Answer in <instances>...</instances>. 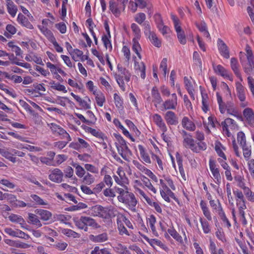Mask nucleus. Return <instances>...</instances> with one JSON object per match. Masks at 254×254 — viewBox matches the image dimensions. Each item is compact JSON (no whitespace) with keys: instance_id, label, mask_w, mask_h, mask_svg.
<instances>
[{"instance_id":"obj_14","label":"nucleus","mask_w":254,"mask_h":254,"mask_svg":"<svg viewBox=\"0 0 254 254\" xmlns=\"http://www.w3.org/2000/svg\"><path fill=\"white\" fill-rule=\"evenodd\" d=\"M218 46L221 55L226 59L229 58L230 55L228 48L226 44L220 39L218 40Z\"/></svg>"},{"instance_id":"obj_30","label":"nucleus","mask_w":254,"mask_h":254,"mask_svg":"<svg viewBox=\"0 0 254 254\" xmlns=\"http://www.w3.org/2000/svg\"><path fill=\"white\" fill-rule=\"evenodd\" d=\"M184 83L185 84L186 88L190 95L191 98L194 100V95L193 94V88L190 80L187 77H184Z\"/></svg>"},{"instance_id":"obj_57","label":"nucleus","mask_w":254,"mask_h":254,"mask_svg":"<svg viewBox=\"0 0 254 254\" xmlns=\"http://www.w3.org/2000/svg\"><path fill=\"white\" fill-rule=\"evenodd\" d=\"M134 19L137 23L141 25L146 19V15L144 13H138L135 15Z\"/></svg>"},{"instance_id":"obj_28","label":"nucleus","mask_w":254,"mask_h":254,"mask_svg":"<svg viewBox=\"0 0 254 254\" xmlns=\"http://www.w3.org/2000/svg\"><path fill=\"white\" fill-rule=\"evenodd\" d=\"M6 6L7 11L9 14L12 16L14 17L16 15V14L17 11V7L14 4L13 2L11 0L9 1H7L6 2Z\"/></svg>"},{"instance_id":"obj_42","label":"nucleus","mask_w":254,"mask_h":254,"mask_svg":"<svg viewBox=\"0 0 254 254\" xmlns=\"http://www.w3.org/2000/svg\"><path fill=\"white\" fill-rule=\"evenodd\" d=\"M202 96V109L206 113L209 110L208 103V96L207 94L201 92Z\"/></svg>"},{"instance_id":"obj_37","label":"nucleus","mask_w":254,"mask_h":254,"mask_svg":"<svg viewBox=\"0 0 254 254\" xmlns=\"http://www.w3.org/2000/svg\"><path fill=\"white\" fill-rule=\"evenodd\" d=\"M168 232L177 241L181 244L183 243L182 237L174 228L169 229Z\"/></svg>"},{"instance_id":"obj_50","label":"nucleus","mask_w":254,"mask_h":254,"mask_svg":"<svg viewBox=\"0 0 254 254\" xmlns=\"http://www.w3.org/2000/svg\"><path fill=\"white\" fill-rule=\"evenodd\" d=\"M3 74L4 75L5 78L13 80L15 83H20L22 81V78L20 76L16 75H10L6 72H3Z\"/></svg>"},{"instance_id":"obj_24","label":"nucleus","mask_w":254,"mask_h":254,"mask_svg":"<svg viewBox=\"0 0 254 254\" xmlns=\"http://www.w3.org/2000/svg\"><path fill=\"white\" fill-rule=\"evenodd\" d=\"M17 21L23 26L27 27L29 29H33V26L29 21L28 19L22 14L19 13L17 17Z\"/></svg>"},{"instance_id":"obj_32","label":"nucleus","mask_w":254,"mask_h":254,"mask_svg":"<svg viewBox=\"0 0 254 254\" xmlns=\"http://www.w3.org/2000/svg\"><path fill=\"white\" fill-rule=\"evenodd\" d=\"M147 221L149 223L153 234L155 236H157L158 233L155 227V224L156 222L155 217L153 215H150L147 219Z\"/></svg>"},{"instance_id":"obj_45","label":"nucleus","mask_w":254,"mask_h":254,"mask_svg":"<svg viewBox=\"0 0 254 254\" xmlns=\"http://www.w3.org/2000/svg\"><path fill=\"white\" fill-rule=\"evenodd\" d=\"M135 65L136 67V69H138L140 71L141 77L142 79H144L145 78V66L144 64L141 62L140 64H139L138 63L135 62Z\"/></svg>"},{"instance_id":"obj_20","label":"nucleus","mask_w":254,"mask_h":254,"mask_svg":"<svg viewBox=\"0 0 254 254\" xmlns=\"http://www.w3.org/2000/svg\"><path fill=\"white\" fill-rule=\"evenodd\" d=\"M182 127L189 131H194L196 127L193 122L187 117H184L182 120Z\"/></svg>"},{"instance_id":"obj_58","label":"nucleus","mask_w":254,"mask_h":254,"mask_svg":"<svg viewBox=\"0 0 254 254\" xmlns=\"http://www.w3.org/2000/svg\"><path fill=\"white\" fill-rule=\"evenodd\" d=\"M31 197L33 199L37 205H44L48 204L47 202H45L41 197L36 194H31Z\"/></svg>"},{"instance_id":"obj_64","label":"nucleus","mask_w":254,"mask_h":254,"mask_svg":"<svg viewBox=\"0 0 254 254\" xmlns=\"http://www.w3.org/2000/svg\"><path fill=\"white\" fill-rule=\"evenodd\" d=\"M248 164L250 174L254 179V159H252L249 160Z\"/></svg>"},{"instance_id":"obj_26","label":"nucleus","mask_w":254,"mask_h":254,"mask_svg":"<svg viewBox=\"0 0 254 254\" xmlns=\"http://www.w3.org/2000/svg\"><path fill=\"white\" fill-rule=\"evenodd\" d=\"M151 95L153 98V101L155 103L156 106H157V104H160L162 102V99L156 87H153L151 90Z\"/></svg>"},{"instance_id":"obj_18","label":"nucleus","mask_w":254,"mask_h":254,"mask_svg":"<svg viewBox=\"0 0 254 254\" xmlns=\"http://www.w3.org/2000/svg\"><path fill=\"white\" fill-rule=\"evenodd\" d=\"M109 9L112 13L116 16H119L122 11L124 9L121 8V6L116 3L114 0H111L109 1Z\"/></svg>"},{"instance_id":"obj_29","label":"nucleus","mask_w":254,"mask_h":254,"mask_svg":"<svg viewBox=\"0 0 254 254\" xmlns=\"http://www.w3.org/2000/svg\"><path fill=\"white\" fill-rule=\"evenodd\" d=\"M84 128L86 132L90 133L93 135L99 137L103 140H104V134L99 130H96L87 126H85Z\"/></svg>"},{"instance_id":"obj_19","label":"nucleus","mask_w":254,"mask_h":254,"mask_svg":"<svg viewBox=\"0 0 254 254\" xmlns=\"http://www.w3.org/2000/svg\"><path fill=\"white\" fill-rule=\"evenodd\" d=\"M89 239L94 243H103L108 240V236L106 233H103L98 235H90Z\"/></svg>"},{"instance_id":"obj_51","label":"nucleus","mask_w":254,"mask_h":254,"mask_svg":"<svg viewBox=\"0 0 254 254\" xmlns=\"http://www.w3.org/2000/svg\"><path fill=\"white\" fill-rule=\"evenodd\" d=\"M142 181L143 182V184L145 185V186L150 190L153 191L154 193H156L157 192L155 188L153 186V185L151 184L150 180L146 177L143 176V178L142 179Z\"/></svg>"},{"instance_id":"obj_62","label":"nucleus","mask_w":254,"mask_h":254,"mask_svg":"<svg viewBox=\"0 0 254 254\" xmlns=\"http://www.w3.org/2000/svg\"><path fill=\"white\" fill-rule=\"evenodd\" d=\"M143 25L144 27V32L146 35L148 36L149 37L152 35V33H154L151 31V26L148 22H144Z\"/></svg>"},{"instance_id":"obj_9","label":"nucleus","mask_w":254,"mask_h":254,"mask_svg":"<svg viewBox=\"0 0 254 254\" xmlns=\"http://www.w3.org/2000/svg\"><path fill=\"white\" fill-rule=\"evenodd\" d=\"M172 98L166 100L163 104L165 110H175L178 105V98L177 95L173 93L171 95Z\"/></svg>"},{"instance_id":"obj_27","label":"nucleus","mask_w":254,"mask_h":254,"mask_svg":"<svg viewBox=\"0 0 254 254\" xmlns=\"http://www.w3.org/2000/svg\"><path fill=\"white\" fill-rule=\"evenodd\" d=\"M38 28L40 29L41 32L51 42L54 40L55 38L54 37L52 31L48 29L47 27L44 26H38Z\"/></svg>"},{"instance_id":"obj_13","label":"nucleus","mask_w":254,"mask_h":254,"mask_svg":"<svg viewBox=\"0 0 254 254\" xmlns=\"http://www.w3.org/2000/svg\"><path fill=\"white\" fill-rule=\"evenodd\" d=\"M209 167L212 175L216 180V183L219 184L221 182V176L219 169L216 167V165L214 161L210 159L209 161Z\"/></svg>"},{"instance_id":"obj_48","label":"nucleus","mask_w":254,"mask_h":254,"mask_svg":"<svg viewBox=\"0 0 254 254\" xmlns=\"http://www.w3.org/2000/svg\"><path fill=\"white\" fill-rule=\"evenodd\" d=\"M8 218L9 220L11 221V222L18 223H19L20 224H22L24 222V220L21 216H18L14 214H11L10 215H9Z\"/></svg>"},{"instance_id":"obj_55","label":"nucleus","mask_w":254,"mask_h":254,"mask_svg":"<svg viewBox=\"0 0 254 254\" xmlns=\"http://www.w3.org/2000/svg\"><path fill=\"white\" fill-rule=\"evenodd\" d=\"M75 100L78 102L79 105L83 107L84 109H89L91 107L90 105L84 99H82L79 96L75 97Z\"/></svg>"},{"instance_id":"obj_46","label":"nucleus","mask_w":254,"mask_h":254,"mask_svg":"<svg viewBox=\"0 0 254 254\" xmlns=\"http://www.w3.org/2000/svg\"><path fill=\"white\" fill-rule=\"evenodd\" d=\"M70 54L72 57V59L75 62L79 61L80 57L82 55V51L77 49H73V51L70 52Z\"/></svg>"},{"instance_id":"obj_31","label":"nucleus","mask_w":254,"mask_h":254,"mask_svg":"<svg viewBox=\"0 0 254 254\" xmlns=\"http://www.w3.org/2000/svg\"><path fill=\"white\" fill-rule=\"evenodd\" d=\"M114 250L118 254H131L127 247L120 243L117 244Z\"/></svg>"},{"instance_id":"obj_56","label":"nucleus","mask_w":254,"mask_h":254,"mask_svg":"<svg viewBox=\"0 0 254 254\" xmlns=\"http://www.w3.org/2000/svg\"><path fill=\"white\" fill-rule=\"evenodd\" d=\"M6 29L8 32H5L4 35L7 38H10L11 37L9 33L13 35L16 32V29L15 28V27L11 24L7 25L6 26Z\"/></svg>"},{"instance_id":"obj_60","label":"nucleus","mask_w":254,"mask_h":254,"mask_svg":"<svg viewBox=\"0 0 254 254\" xmlns=\"http://www.w3.org/2000/svg\"><path fill=\"white\" fill-rule=\"evenodd\" d=\"M157 28H160L161 25L164 24L162 17L160 13H157L154 14L153 17Z\"/></svg>"},{"instance_id":"obj_4","label":"nucleus","mask_w":254,"mask_h":254,"mask_svg":"<svg viewBox=\"0 0 254 254\" xmlns=\"http://www.w3.org/2000/svg\"><path fill=\"white\" fill-rule=\"evenodd\" d=\"M118 140V143H116V147L118 153L123 159L127 160V156L131 154V151L127 146L126 141L121 136H119Z\"/></svg>"},{"instance_id":"obj_44","label":"nucleus","mask_w":254,"mask_h":254,"mask_svg":"<svg viewBox=\"0 0 254 254\" xmlns=\"http://www.w3.org/2000/svg\"><path fill=\"white\" fill-rule=\"evenodd\" d=\"M62 233L68 237H72L74 238H79L80 235L79 234L74 232V231L69 229H64L62 230Z\"/></svg>"},{"instance_id":"obj_39","label":"nucleus","mask_w":254,"mask_h":254,"mask_svg":"<svg viewBox=\"0 0 254 254\" xmlns=\"http://www.w3.org/2000/svg\"><path fill=\"white\" fill-rule=\"evenodd\" d=\"M95 177L89 173H87L83 177L82 182L87 185H90L95 182Z\"/></svg>"},{"instance_id":"obj_15","label":"nucleus","mask_w":254,"mask_h":254,"mask_svg":"<svg viewBox=\"0 0 254 254\" xmlns=\"http://www.w3.org/2000/svg\"><path fill=\"white\" fill-rule=\"evenodd\" d=\"M35 213L39 216L40 219L42 221H48L52 216V214L50 211L42 209H36Z\"/></svg>"},{"instance_id":"obj_47","label":"nucleus","mask_w":254,"mask_h":254,"mask_svg":"<svg viewBox=\"0 0 254 254\" xmlns=\"http://www.w3.org/2000/svg\"><path fill=\"white\" fill-rule=\"evenodd\" d=\"M200 222L201 223L203 232L205 234L209 233L211 231V228L208 221L200 218Z\"/></svg>"},{"instance_id":"obj_25","label":"nucleus","mask_w":254,"mask_h":254,"mask_svg":"<svg viewBox=\"0 0 254 254\" xmlns=\"http://www.w3.org/2000/svg\"><path fill=\"white\" fill-rule=\"evenodd\" d=\"M176 31L180 43L182 45L186 44L187 40L184 31L182 29L181 26L176 25Z\"/></svg>"},{"instance_id":"obj_6","label":"nucleus","mask_w":254,"mask_h":254,"mask_svg":"<svg viewBox=\"0 0 254 254\" xmlns=\"http://www.w3.org/2000/svg\"><path fill=\"white\" fill-rule=\"evenodd\" d=\"M236 86L237 96L242 102L241 106L242 107H245L247 105V104L244 102L246 99V88L238 82L236 83Z\"/></svg>"},{"instance_id":"obj_61","label":"nucleus","mask_w":254,"mask_h":254,"mask_svg":"<svg viewBox=\"0 0 254 254\" xmlns=\"http://www.w3.org/2000/svg\"><path fill=\"white\" fill-rule=\"evenodd\" d=\"M111 37H109V36L106 35H104L102 37V40L104 43V46L106 49L108 48H110V49H112L111 41L109 39Z\"/></svg>"},{"instance_id":"obj_34","label":"nucleus","mask_w":254,"mask_h":254,"mask_svg":"<svg viewBox=\"0 0 254 254\" xmlns=\"http://www.w3.org/2000/svg\"><path fill=\"white\" fill-rule=\"evenodd\" d=\"M138 149L143 160L146 163H150L151 160L150 157L148 154L145 152L143 147L141 145H139Z\"/></svg>"},{"instance_id":"obj_16","label":"nucleus","mask_w":254,"mask_h":254,"mask_svg":"<svg viewBox=\"0 0 254 254\" xmlns=\"http://www.w3.org/2000/svg\"><path fill=\"white\" fill-rule=\"evenodd\" d=\"M184 146L187 148H189L193 151L198 152V148L194 143V140L192 138L190 135L189 137H186L183 140Z\"/></svg>"},{"instance_id":"obj_22","label":"nucleus","mask_w":254,"mask_h":254,"mask_svg":"<svg viewBox=\"0 0 254 254\" xmlns=\"http://www.w3.org/2000/svg\"><path fill=\"white\" fill-rule=\"evenodd\" d=\"M231 67L232 70L234 71L235 75L240 79L241 80H242V78L241 77V73L239 69V64L238 60L235 58H232L231 59Z\"/></svg>"},{"instance_id":"obj_43","label":"nucleus","mask_w":254,"mask_h":254,"mask_svg":"<svg viewBox=\"0 0 254 254\" xmlns=\"http://www.w3.org/2000/svg\"><path fill=\"white\" fill-rule=\"evenodd\" d=\"M149 38L152 44L156 47L159 48L161 46V41L157 37L156 34L154 33L149 37Z\"/></svg>"},{"instance_id":"obj_1","label":"nucleus","mask_w":254,"mask_h":254,"mask_svg":"<svg viewBox=\"0 0 254 254\" xmlns=\"http://www.w3.org/2000/svg\"><path fill=\"white\" fill-rule=\"evenodd\" d=\"M116 191L120 194L118 196L119 201L128 205L131 210H135L134 207L137 204V201L134 194L128 191L127 187H125V189L116 188Z\"/></svg>"},{"instance_id":"obj_3","label":"nucleus","mask_w":254,"mask_h":254,"mask_svg":"<svg viewBox=\"0 0 254 254\" xmlns=\"http://www.w3.org/2000/svg\"><path fill=\"white\" fill-rule=\"evenodd\" d=\"M118 72L115 74V77L119 86L123 91H125L124 80L126 82L130 80L131 74L129 71L122 65L118 64L117 66Z\"/></svg>"},{"instance_id":"obj_49","label":"nucleus","mask_w":254,"mask_h":254,"mask_svg":"<svg viewBox=\"0 0 254 254\" xmlns=\"http://www.w3.org/2000/svg\"><path fill=\"white\" fill-rule=\"evenodd\" d=\"M124 220L126 219L125 216L123 214L119 213L117 215V223L118 224V228L119 231L125 227L123 224Z\"/></svg>"},{"instance_id":"obj_53","label":"nucleus","mask_w":254,"mask_h":254,"mask_svg":"<svg viewBox=\"0 0 254 254\" xmlns=\"http://www.w3.org/2000/svg\"><path fill=\"white\" fill-rule=\"evenodd\" d=\"M240 62L241 64L244 68L245 72L247 74H251L253 71V69L254 68V65H250L249 64H244V61L242 60V58H240Z\"/></svg>"},{"instance_id":"obj_33","label":"nucleus","mask_w":254,"mask_h":254,"mask_svg":"<svg viewBox=\"0 0 254 254\" xmlns=\"http://www.w3.org/2000/svg\"><path fill=\"white\" fill-rule=\"evenodd\" d=\"M72 165L75 168V173L78 177L82 178L86 174L85 169L80 165L77 163H73Z\"/></svg>"},{"instance_id":"obj_17","label":"nucleus","mask_w":254,"mask_h":254,"mask_svg":"<svg viewBox=\"0 0 254 254\" xmlns=\"http://www.w3.org/2000/svg\"><path fill=\"white\" fill-rule=\"evenodd\" d=\"M213 69L217 74H219L224 77L228 78L231 81L233 80V78L229 74L228 70L222 65L219 64L216 66H213Z\"/></svg>"},{"instance_id":"obj_7","label":"nucleus","mask_w":254,"mask_h":254,"mask_svg":"<svg viewBox=\"0 0 254 254\" xmlns=\"http://www.w3.org/2000/svg\"><path fill=\"white\" fill-rule=\"evenodd\" d=\"M234 180L237 183V186L243 189L244 193L247 197L251 196L252 192L248 187L245 186L243 177L239 175H236L234 177Z\"/></svg>"},{"instance_id":"obj_5","label":"nucleus","mask_w":254,"mask_h":254,"mask_svg":"<svg viewBox=\"0 0 254 254\" xmlns=\"http://www.w3.org/2000/svg\"><path fill=\"white\" fill-rule=\"evenodd\" d=\"M48 125L54 135L60 136L62 139H66L68 141L71 140L69 134L60 126L54 123L48 124Z\"/></svg>"},{"instance_id":"obj_40","label":"nucleus","mask_w":254,"mask_h":254,"mask_svg":"<svg viewBox=\"0 0 254 254\" xmlns=\"http://www.w3.org/2000/svg\"><path fill=\"white\" fill-rule=\"evenodd\" d=\"M243 152V155L246 160H248L251 156V146L248 144L242 146Z\"/></svg>"},{"instance_id":"obj_8","label":"nucleus","mask_w":254,"mask_h":254,"mask_svg":"<svg viewBox=\"0 0 254 254\" xmlns=\"http://www.w3.org/2000/svg\"><path fill=\"white\" fill-rule=\"evenodd\" d=\"M92 214L95 216L107 218L109 216L108 209L101 205H95L91 208Z\"/></svg>"},{"instance_id":"obj_11","label":"nucleus","mask_w":254,"mask_h":254,"mask_svg":"<svg viewBox=\"0 0 254 254\" xmlns=\"http://www.w3.org/2000/svg\"><path fill=\"white\" fill-rule=\"evenodd\" d=\"M233 193L235 197L237 206H240L241 208L245 207L246 199L243 193L238 189L233 190Z\"/></svg>"},{"instance_id":"obj_38","label":"nucleus","mask_w":254,"mask_h":254,"mask_svg":"<svg viewBox=\"0 0 254 254\" xmlns=\"http://www.w3.org/2000/svg\"><path fill=\"white\" fill-rule=\"evenodd\" d=\"M139 39L133 38L132 42V50L136 53L137 57L140 59L141 58V55L139 53V51L141 50V47L139 44L138 40Z\"/></svg>"},{"instance_id":"obj_2","label":"nucleus","mask_w":254,"mask_h":254,"mask_svg":"<svg viewBox=\"0 0 254 254\" xmlns=\"http://www.w3.org/2000/svg\"><path fill=\"white\" fill-rule=\"evenodd\" d=\"M73 220L75 225L78 229L83 230L85 232L88 231V226L95 228L99 227L95 220L90 217L81 216L80 218H73Z\"/></svg>"},{"instance_id":"obj_63","label":"nucleus","mask_w":254,"mask_h":254,"mask_svg":"<svg viewBox=\"0 0 254 254\" xmlns=\"http://www.w3.org/2000/svg\"><path fill=\"white\" fill-rule=\"evenodd\" d=\"M210 206L214 209H218V210L220 211V212H222V208L221 207L220 203L218 201H215L214 200H210L209 201Z\"/></svg>"},{"instance_id":"obj_23","label":"nucleus","mask_w":254,"mask_h":254,"mask_svg":"<svg viewBox=\"0 0 254 254\" xmlns=\"http://www.w3.org/2000/svg\"><path fill=\"white\" fill-rule=\"evenodd\" d=\"M243 115L249 124L253 125L254 123V112L251 108H246L243 111Z\"/></svg>"},{"instance_id":"obj_41","label":"nucleus","mask_w":254,"mask_h":254,"mask_svg":"<svg viewBox=\"0 0 254 254\" xmlns=\"http://www.w3.org/2000/svg\"><path fill=\"white\" fill-rule=\"evenodd\" d=\"M93 93L95 95V100L97 104L100 107H102L105 102V98L104 94L101 92L96 93L94 92Z\"/></svg>"},{"instance_id":"obj_21","label":"nucleus","mask_w":254,"mask_h":254,"mask_svg":"<svg viewBox=\"0 0 254 254\" xmlns=\"http://www.w3.org/2000/svg\"><path fill=\"white\" fill-rule=\"evenodd\" d=\"M28 215V223L36 226L38 228L42 227V224L38 215L31 213H29Z\"/></svg>"},{"instance_id":"obj_36","label":"nucleus","mask_w":254,"mask_h":254,"mask_svg":"<svg viewBox=\"0 0 254 254\" xmlns=\"http://www.w3.org/2000/svg\"><path fill=\"white\" fill-rule=\"evenodd\" d=\"M200 205L204 216L208 220L211 221L212 220V218L210 215V213L207 207L206 203L203 200H201L200 203Z\"/></svg>"},{"instance_id":"obj_10","label":"nucleus","mask_w":254,"mask_h":254,"mask_svg":"<svg viewBox=\"0 0 254 254\" xmlns=\"http://www.w3.org/2000/svg\"><path fill=\"white\" fill-rule=\"evenodd\" d=\"M63 176V172L60 169L56 168L49 175V179L52 182L59 183L62 182Z\"/></svg>"},{"instance_id":"obj_52","label":"nucleus","mask_w":254,"mask_h":254,"mask_svg":"<svg viewBox=\"0 0 254 254\" xmlns=\"http://www.w3.org/2000/svg\"><path fill=\"white\" fill-rule=\"evenodd\" d=\"M131 29L135 36L134 38L140 39L141 37V31L139 26L135 23H132L131 25Z\"/></svg>"},{"instance_id":"obj_54","label":"nucleus","mask_w":254,"mask_h":254,"mask_svg":"<svg viewBox=\"0 0 254 254\" xmlns=\"http://www.w3.org/2000/svg\"><path fill=\"white\" fill-rule=\"evenodd\" d=\"M237 140L241 146L247 144L245 134L242 131H240L237 134Z\"/></svg>"},{"instance_id":"obj_59","label":"nucleus","mask_w":254,"mask_h":254,"mask_svg":"<svg viewBox=\"0 0 254 254\" xmlns=\"http://www.w3.org/2000/svg\"><path fill=\"white\" fill-rule=\"evenodd\" d=\"M115 104L117 108L121 109L123 108V101L121 97L117 94L114 95Z\"/></svg>"},{"instance_id":"obj_35","label":"nucleus","mask_w":254,"mask_h":254,"mask_svg":"<svg viewBox=\"0 0 254 254\" xmlns=\"http://www.w3.org/2000/svg\"><path fill=\"white\" fill-rule=\"evenodd\" d=\"M216 96L220 112L221 114H224L226 110V103L223 101L222 97L218 93H216Z\"/></svg>"},{"instance_id":"obj_12","label":"nucleus","mask_w":254,"mask_h":254,"mask_svg":"<svg viewBox=\"0 0 254 254\" xmlns=\"http://www.w3.org/2000/svg\"><path fill=\"white\" fill-rule=\"evenodd\" d=\"M164 118L167 123L169 125L176 126L178 123V118L176 115L172 111H167L165 115Z\"/></svg>"}]
</instances>
